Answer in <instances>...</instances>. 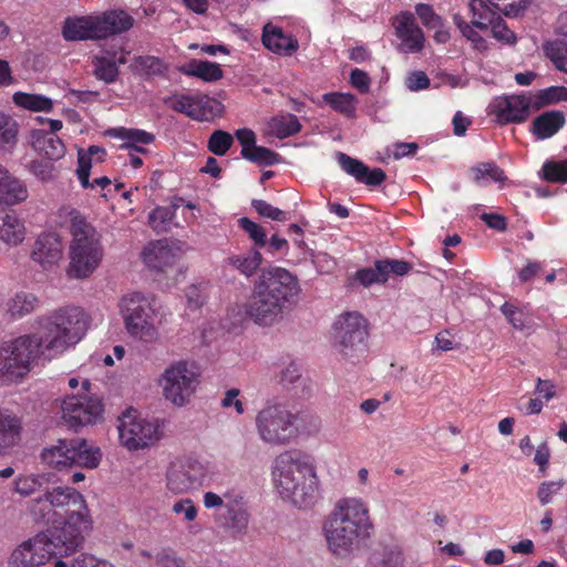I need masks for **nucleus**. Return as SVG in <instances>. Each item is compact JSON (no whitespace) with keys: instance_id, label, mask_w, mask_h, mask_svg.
Here are the masks:
<instances>
[{"instance_id":"20","label":"nucleus","mask_w":567,"mask_h":567,"mask_svg":"<svg viewBox=\"0 0 567 567\" xmlns=\"http://www.w3.org/2000/svg\"><path fill=\"white\" fill-rule=\"evenodd\" d=\"M338 162L341 168L360 184L375 187L381 185L386 178L382 168L370 169L363 162L344 153H338Z\"/></svg>"},{"instance_id":"24","label":"nucleus","mask_w":567,"mask_h":567,"mask_svg":"<svg viewBox=\"0 0 567 567\" xmlns=\"http://www.w3.org/2000/svg\"><path fill=\"white\" fill-rule=\"evenodd\" d=\"M145 265L155 271H165L176 261L174 249L166 243L158 240L150 244L143 251Z\"/></svg>"},{"instance_id":"19","label":"nucleus","mask_w":567,"mask_h":567,"mask_svg":"<svg viewBox=\"0 0 567 567\" xmlns=\"http://www.w3.org/2000/svg\"><path fill=\"white\" fill-rule=\"evenodd\" d=\"M225 507L218 515V520L223 527L233 533H244L249 524V512L247 503L241 494L227 492L225 494Z\"/></svg>"},{"instance_id":"54","label":"nucleus","mask_w":567,"mask_h":567,"mask_svg":"<svg viewBox=\"0 0 567 567\" xmlns=\"http://www.w3.org/2000/svg\"><path fill=\"white\" fill-rule=\"evenodd\" d=\"M546 51L556 68L567 73V41L557 40L548 44Z\"/></svg>"},{"instance_id":"6","label":"nucleus","mask_w":567,"mask_h":567,"mask_svg":"<svg viewBox=\"0 0 567 567\" xmlns=\"http://www.w3.org/2000/svg\"><path fill=\"white\" fill-rule=\"evenodd\" d=\"M369 324L359 312H344L333 323V348L352 364L365 359L368 353Z\"/></svg>"},{"instance_id":"49","label":"nucleus","mask_w":567,"mask_h":567,"mask_svg":"<svg viewBox=\"0 0 567 567\" xmlns=\"http://www.w3.org/2000/svg\"><path fill=\"white\" fill-rule=\"evenodd\" d=\"M234 137L230 133L217 130L208 138L207 148L217 156L225 155L233 146Z\"/></svg>"},{"instance_id":"14","label":"nucleus","mask_w":567,"mask_h":567,"mask_svg":"<svg viewBox=\"0 0 567 567\" xmlns=\"http://www.w3.org/2000/svg\"><path fill=\"white\" fill-rule=\"evenodd\" d=\"M62 419L72 429L92 424L103 413V404L99 399L72 395L61 404Z\"/></svg>"},{"instance_id":"34","label":"nucleus","mask_w":567,"mask_h":567,"mask_svg":"<svg viewBox=\"0 0 567 567\" xmlns=\"http://www.w3.org/2000/svg\"><path fill=\"white\" fill-rule=\"evenodd\" d=\"M0 358L3 364L0 367V384L10 385L21 382L31 371L32 367L24 364L18 360H12L9 354L0 350Z\"/></svg>"},{"instance_id":"22","label":"nucleus","mask_w":567,"mask_h":567,"mask_svg":"<svg viewBox=\"0 0 567 567\" xmlns=\"http://www.w3.org/2000/svg\"><path fill=\"white\" fill-rule=\"evenodd\" d=\"M100 39H107L112 35L128 31L134 19L124 10H107L96 14Z\"/></svg>"},{"instance_id":"40","label":"nucleus","mask_w":567,"mask_h":567,"mask_svg":"<svg viewBox=\"0 0 567 567\" xmlns=\"http://www.w3.org/2000/svg\"><path fill=\"white\" fill-rule=\"evenodd\" d=\"M468 7L472 13L471 25L483 31L487 30L498 16L495 10L483 0H470Z\"/></svg>"},{"instance_id":"4","label":"nucleus","mask_w":567,"mask_h":567,"mask_svg":"<svg viewBox=\"0 0 567 567\" xmlns=\"http://www.w3.org/2000/svg\"><path fill=\"white\" fill-rule=\"evenodd\" d=\"M274 483L285 499L299 508H310L319 497V482L312 464L298 453L286 451L274 462Z\"/></svg>"},{"instance_id":"41","label":"nucleus","mask_w":567,"mask_h":567,"mask_svg":"<svg viewBox=\"0 0 567 567\" xmlns=\"http://www.w3.org/2000/svg\"><path fill=\"white\" fill-rule=\"evenodd\" d=\"M223 104L208 95L197 94L195 121L209 122L223 114Z\"/></svg>"},{"instance_id":"62","label":"nucleus","mask_w":567,"mask_h":567,"mask_svg":"<svg viewBox=\"0 0 567 567\" xmlns=\"http://www.w3.org/2000/svg\"><path fill=\"white\" fill-rule=\"evenodd\" d=\"M91 161L87 156L83 154H78V178L83 188H92V183H90V172H91Z\"/></svg>"},{"instance_id":"8","label":"nucleus","mask_w":567,"mask_h":567,"mask_svg":"<svg viewBox=\"0 0 567 567\" xmlns=\"http://www.w3.org/2000/svg\"><path fill=\"white\" fill-rule=\"evenodd\" d=\"M297 415L282 404H269L256 415L259 439L269 445L289 444L298 435Z\"/></svg>"},{"instance_id":"9","label":"nucleus","mask_w":567,"mask_h":567,"mask_svg":"<svg viewBox=\"0 0 567 567\" xmlns=\"http://www.w3.org/2000/svg\"><path fill=\"white\" fill-rule=\"evenodd\" d=\"M125 327L133 337L152 342L157 339V329L154 324L156 317V301L140 292L124 296L120 302Z\"/></svg>"},{"instance_id":"27","label":"nucleus","mask_w":567,"mask_h":567,"mask_svg":"<svg viewBox=\"0 0 567 567\" xmlns=\"http://www.w3.org/2000/svg\"><path fill=\"white\" fill-rule=\"evenodd\" d=\"M566 117L561 111H546L534 118L530 132L537 140L554 136L565 125Z\"/></svg>"},{"instance_id":"38","label":"nucleus","mask_w":567,"mask_h":567,"mask_svg":"<svg viewBox=\"0 0 567 567\" xmlns=\"http://www.w3.org/2000/svg\"><path fill=\"white\" fill-rule=\"evenodd\" d=\"M403 553L396 545L385 546L375 550L368 563V567H403Z\"/></svg>"},{"instance_id":"23","label":"nucleus","mask_w":567,"mask_h":567,"mask_svg":"<svg viewBox=\"0 0 567 567\" xmlns=\"http://www.w3.org/2000/svg\"><path fill=\"white\" fill-rule=\"evenodd\" d=\"M262 44L274 53L280 55H291L299 43L292 35L286 34L281 28L267 23L262 29Z\"/></svg>"},{"instance_id":"56","label":"nucleus","mask_w":567,"mask_h":567,"mask_svg":"<svg viewBox=\"0 0 567 567\" xmlns=\"http://www.w3.org/2000/svg\"><path fill=\"white\" fill-rule=\"evenodd\" d=\"M415 13L423 25L429 29L441 28L443 25V19L434 11L431 4L417 3L415 6Z\"/></svg>"},{"instance_id":"30","label":"nucleus","mask_w":567,"mask_h":567,"mask_svg":"<svg viewBox=\"0 0 567 567\" xmlns=\"http://www.w3.org/2000/svg\"><path fill=\"white\" fill-rule=\"evenodd\" d=\"M27 196L25 186L0 164V204L16 205Z\"/></svg>"},{"instance_id":"25","label":"nucleus","mask_w":567,"mask_h":567,"mask_svg":"<svg viewBox=\"0 0 567 567\" xmlns=\"http://www.w3.org/2000/svg\"><path fill=\"white\" fill-rule=\"evenodd\" d=\"M63 254V245L59 234L54 231L43 233L38 237V264L42 267L56 265Z\"/></svg>"},{"instance_id":"57","label":"nucleus","mask_w":567,"mask_h":567,"mask_svg":"<svg viewBox=\"0 0 567 567\" xmlns=\"http://www.w3.org/2000/svg\"><path fill=\"white\" fill-rule=\"evenodd\" d=\"M175 217V208L156 207L150 213V224L156 230L165 229Z\"/></svg>"},{"instance_id":"2","label":"nucleus","mask_w":567,"mask_h":567,"mask_svg":"<svg viewBox=\"0 0 567 567\" xmlns=\"http://www.w3.org/2000/svg\"><path fill=\"white\" fill-rule=\"evenodd\" d=\"M373 524L367 503L357 497H342L328 515L323 532L329 550L348 556L370 538Z\"/></svg>"},{"instance_id":"31","label":"nucleus","mask_w":567,"mask_h":567,"mask_svg":"<svg viewBox=\"0 0 567 567\" xmlns=\"http://www.w3.org/2000/svg\"><path fill=\"white\" fill-rule=\"evenodd\" d=\"M20 420L8 410L0 409V455L20 440Z\"/></svg>"},{"instance_id":"52","label":"nucleus","mask_w":567,"mask_h":567,"mask_svg":"<svg viewBox=\"0 0 567 567\" xmlns=\"http://www.w3.org/2000/svg\"><path fill=\"white\" fill-rule=\"evenodd\" d=\"M238 226L249 236L257 247L262 248L266 246L267 233L259 224L248 217H241L238 219Z\"/></svg>"},{"instance_id":"1","label":"nucleus","mask_w":567,"mask_h":567,"mask_svg":"<svg viewBox=\"0 0 567 567\" xmlns=\"http://www.w3.org/2000/svg\"><path fill=\"white\" fill-rule=\"evenodd\" d=\"M43 480L38 475V522L47 526L38 532V566L54 559V567H69L62 558L82 547L93 520L79 491Z\"/></svg>"},{"instance_id":"18","label":"nucleus","mask_w":567,"mask_h":567,"mask_svg":"<svg viewBox=\"0 0 567 567\" xmlns=\"http://www.w3.org/2000/svg\"><path fill=\"white\" fill-rule=\"evenodd\" d=\"M284 310L277 300L254 285L251 297L246 305V313L255 323L271 326L281 318Z\"/></svg>"},{"instance_id":"16","label":"nucleus","mask_w":567,"mask_h":567,"mask_svg":"<svg viewBox=\"0 0 567 567\" xmlns=\"http://www.w3.org/2000/svg\"><path fill=\"white\" fill-rule=\"evenodd\" d=\"M492 107L497 123L502 125L509 123L518 124L529 117L533 103L529 93L512 94L496 97Z\"/></svg>"},{"instance_id":"51","label":"nucleus","mask_w":567,"mask_h":567,"mask_svg":"<svg viewBox=\"0 0 567 567\" xmlns=\"http://www.w3.org/2000/svg\"><path fill=\"white\" fill-rule=\"evenodd\" d=\"M543 178L550 183H567V159L547 161L543 165Z\"/></svg>"},{"instance_id":"32","label":"nucleus","mask_w":567,"mask_h":567,"mask_svg":"<svg viewBox=\"0 0 567 567\" xmlns=\"http://www.w3.org/2000/svg\"><path fill=\"white\" fill-rule=\"evenodd\" d=\"M179 71L187 76H195L205 82H215L223 78V70L216 62L192 60L182 65Z\"/></svg>"},{"instance_id":"59","label":"nucleus","mask_w":567,"mask_h":567,"mask_svg":"<svg viewBox=\"0 0 567 567\" xmlns=\"http://www.w3.org/2000/svg\"><path fill=\"white\" fill-rule=\"evenodd\" d=\"M493 37L507 44H514L516 42L515 33L507 27L505 21L499 17H496L494 23L491 25Z\"/></svg>"},{"instance_id":"47","label":"nucleus","mask_w":567,"mask_h":567,"mask_svg":"<svg viewBox=\"0 0 567 567\" xmlns=\"http://www.w3.org/2000/svg\"><path fill=\"white\" fill-rule=\"evenodd\" d=\"M93 73L105 83H113L117 79L118 68L114 60L105 56H95L93 59Z\"/></svg>"},{"instance_id":"13","label":"nucleus","mask_w":567,"mask_h":567,"mask_svg":"<svg viewBox=\"0 0 567 567\" xmlns=\"http://www.w3.org/2000/svg\"><path fill=\"white\" fill-rule=\"evenodd\" d=\"M206 477L205 466L187 457L171 463L166 473V486L174 494L187 493L200 486Z\"/></svg>"},{"instance_id":"43","label":"nucleus","mask_w":567,"mask_h":567,"mask_svg":"<svg viewBox=\"0 0 567 567\" xmlns=\"http://www.w3.org/2000/svg\"><path fill=\"white\" fill-rule=\"evenodd\" d=\"M35 544L32 538L21 543L11 554L12 567H34Z\"/></svg>"},{"instance_id":"46","label":"nucleus","mask_w":567,"mask_h":567,"mask_svg":"<svg viewBox=\"0 0 567 567\" xmlns=\"http://www.w3.org/2000/svg\"><path fill=\"white\" fill-rule=\"evenodd\" d=\"M245 159L258 165L271 166L281 162L280 154L265 146L256 145L250 152L240 153Z\"/></svg>"},{"instance_id":"28","label":"nucleus","mask_w":567,"mask_h":567,"mask_svg":"<svg viewBox=\"0 0 567 567\" xmlns=\"http://www.w3.org/2000/svg\"><path fill=\"white\" fill-rule=\"evenodd\" d=\"M24 236L23 221L13 212L0 208V240L17 246L23 241Z\"/></svg>"},{"instance_id":"63","label":"nucleus","mask_w":567,"mask_h":567,"mask_svg":"<svg viewBox=\"0 0 567 567\" xmlns=\"http://www.w3.org/2000/svg\"><path fill=\"white\" fill-rule=\"evenodd\" d=\"M350 83L360 93H368L370 90L371 80L365 71L353 69L350 73Z\"/></svg>"},{"instance_id":"37","label":"nucleus","mask_w":567,"mask_h":567,"mask_svg":"<svg viewBox=\"0 0 567 567\" xmlns=\"http://www.w3.org/2000/svg\"><path fill=\"white\" fill-rule=\"evenodd\" d=\"M473 182L478 186H486L487 179L503 184L507 177L503 168L497 166L494 162H483L472 167Z\"/></svg>"},{"instance_id":"12","label":"nucleus","mask_w":567,"mask_h":567,"mask_svg":"<svg viewBox=\"0 0 567 567\" xmlns=\"http://www.w3.org/2000/svg\"><path fill=\"white\" fill-rule=\"evenodd\" d=\"M118 435L126 449L136 451L159 440V425L156 421L125 414L120 419Z\"/></svg>"},{"instance_id":"5","label":"nucleus","mask_w":567,"mask_h":567,"mask_svg":"<svg viewBox=\"0 0 567 567\" xmlns=\"http://www.w3.org/2000/svg\"><path fill=\"white\" fill-rule=\"evenodd\" d=\"M72 241L68 276L74 279L90 277L100 266L103 247L95 228L78 212L71 213Z\"/></svg>"},{"instance_id":"26","label":"nucleus","mask_w":567,"mask_h":567,"mask_svg":"<svg viewBox=\"0 0 567 567\" xmlns=\"http://www.w3.org/2000/svg\"><path fill=\"white\" fill-rule=\"evenodd\" d=\"M106 134L110 137L124 141L120 146L121 148L136 153H145L146 150L142 145L151 144L155 140L152 133L138 128L115 127L110 128Z\"/></svg>"},{"instance_id":"7","label":"nucleus","mask_w":567,"mask_h":567,"mask_svg":"<svg viewBox=\"0 0 567 567\" xmlns=\"http://www.w3.org/2000/svg\"><path fill=\"white\" fill-rule=\"evenodd\" d=\"M48 467L63 471L72 466L96 468L101 462V451L83 439H59L54 444L44 447L40 454Z\"/></svg>"},{"instance_id":"58","label":"nucleus","mask_w":567,"mask_h":567,"mask_svg":"<svg viewBox=\"0 0 567 567\" xmlns=\"http://www.w3.org/2000/svg\"><path fill=\"white\" fill-rule=\"evenodd\" d=\"M565 486L564 480L547 481L540 483L537 491V498L542 505H547L553 502L555 495Z\"/></svg>"},{"instance_id":"3","label":"nucleus","mask_w":567,"mask_h":567,"mask_svg":"<svg viewBox=\"0 0 567 567\" xmlns=\"http://www.w3.org/2000/svg\"><path fill=\"white\" fill-rule=\"evenodd\" d=\"M38 323V362H49L84 338L91 319L81 307L68 306L52 311Z\"/></svg>"},{"instance_id":"44","label":"nucleus","mask_w":567,"mask_h":567,"mask_svg":"<svg viewBox=\"0 0 567 567\" xmlns=\"http://www.w3.org/2000/svg\"><path fill=\"white\" fill-rule=\"evenodd\" d=\"M136 70L146 76H161L167 71L165 62L153 55H138L134 58Z\"/></svg>"},{"instance_id":"15","label":"nucleus","mask_w":567,"mask_h":567,"mask_svg":"<svg viewBox=\"0 0 567 567\" xmlns=\"http://www.w3.org/2000/svg\"><path fill=\"white\" fill-rule=\"evenodd\" d=\"M412 270V265L405 260L380 259L374 261V267H367L357 270L352 277L354 281L364 288L372 285H384L391 275L405 276Z\"/></svg>"},{"instance_id":"53","label":"nucleus","mask_w":567,"mask_h":567,"mask_svg":"<svg viewBox=\"0 0 567 567\" xmlns=\"http://www.w3.org/2000/svg\"><path fill=\"white\" fill-rule=\"evenodd\" d=\"M502 313L516 330L523 331L530 326L527 323L526 313L523 309L511 302H504L501 307Z\"/></svg>"},{"instance_id":"21","label":"nucleus","mask_w":567,"mask_h":567,"mask_svg":"<svg viewBox=\"0 0 567 567\" xmlns=\"http://www.w3.org/2000/svg\"><path fill=\"white\" fill-rule=\"evenodd\" d=\"M96 14L69 17L65 19L62 35L66 41L101 40Z\"/></svg>"},{"instance_id":"61","label":"nucleus","mask_w":567,"mask_h":567,"mask_svg":"<svg viewBox=\"0 0 567 567\" xmlns=\"http://www.w3.org/2000/svg\"><path fill=\"white\" fill-rule=\"evenodd\" d=\"M172 512L176 515L182 514L186 522L195 520L198 513L197 507L190 498H182L175 502L172 506Z\"/></svg>"},{"instance_id":"11","label":"nucleus","mask_w":567,"mask_h":567,"mask_svg":"<svg viewBox=\"0 0 567 567\" xmlns=\"http://www.w3.org/2000/svg\"><path fill=\"white\" fill-rule=\"evenodd\" d=\"M255 285L284 309L293 305L301 291L298 278L281 267L264 269Z\"/></svg>"},{"instance_id":"10","label":"nucleus","mask_w":567,"mask_h":567,"mask_svg":"<svg viewBox=\"0 0 567 567\" xmlns=\"http://www.w3.org/2000/svg\"><path fill=\"white\" fill-rule=\"evenodd\" d=\"M198 384V368L183 360L172 363L162 375L163 394L175 406H184Z\"/></svg>"},{"instance_id":"17","label":"nucleus","mask_w":567,"mask_h":567,"mask_svg":"<svg viewBox=\"0 0 567 567\" xmlns=\"http://www.w3.org/2000/svg\"><path fill=\"white\" fill-rule=\"evenodd\" d=\"M392 27L401 41L398 50L404 53H419L425 47V37L410 11H401L392 18Z\"/></svg>"},{"instance_id":"29","label":"nucleus","mask_w":567,"mask_h":567,"mask_svg":"<svg viewBox=\"0 0 567 567\" xmlns=\"http://www.w3.org/2000/svg\"><path fill=\"white\" fill-rule=\"evenodd\" d=\"M0 350L29 367H32V359L35 353V338L33 334L20 336L9 342H2Z\"/></svg>"},{"instance_id":"39","label":"nucleus","mask_w":567,"mask_h":567,"mask_svg":"<svg viewBox=\"0 0 567 567\" xmlns=\"http://www.w3.org/2000/svg\"><path fill=\"white\" fill-rule=\"evenodd\" d=\"M65 154L64 143L55 134H40L38 128V155L58 161Z\"/></svg>"},{"instance_id":"50","label":"nucleus","mask_w":567,"mask_h":567,"mask_svg":"<svg viewBox=\"0 0 567 567\" xmlns=\"http://www.w3.org/2000/svg\"><path fill=\"white\" fill-rule=\"evenodd\" d=\"M18 135V125L11 116L0 112V148H10L14 145Z\"/></svg>"},{"instance_id":"45","label":"nucleus","mask_w":567,"mask_h":567,"mask_svg":"<svg viewBox=\"0 0 567 567\" xmlns=\"http://www.w3.org/2000/svg\"><path fill=\"white\" fill-rule=\"evenodd\" d=\"M35 297L32 293L18 292L9 302L8 311L13 319H20L34 309Z\"/></svg>"},{"instance_id":"33","label":"nucleus","mask_w":567,"mask_h":567,"mask_svg":"<svg viewBox=\"0 0 567 567\" xmlns=\"http://www.w3.org/2000/svg\"><path fill=\"white\" fill-rule=\"evenodd\" d=\"M261 262L262 256L256 249H250L244 254L230 255L225 259L226 265L247 278L256 274Z\"/></svg>"},{"instance_id":"64","label":"nucleus","mask_w":567,"mask_h":567,"mask_svg":"<svg viewBox=\"0 0 567 567\" xmlns=\"http://www.w3.org/2000/svg\"><path fill=\"white\" fill-rule=\"evenodd\" d=\"M69 567H113V565L107 561H99L91 555L81 554L69 564Z\"/></svg>"},{"instance_id":"48","label":"nucleus","mask_w":567,"mask_h":567,"mask_svg":"<svg viewBox=\"0 0 567 567\" xmlns=\"http://www.w3.org/2000/svg\"><path fill=\"white\" fill-rule=\"evenodd\" d=\"M196 97L197 94H175L169 97L167 104L173 111L185 114L192 120H195Z\"/></svg>"},{"instance_id":"42","label":"nucleus","mask_w":567,"mask_h":567,"mask_svg":"<svg viewBox=\"0 0 567 567\" xmlns=\"http://www.w3.org/2000/svg\"><path fill=\"white\" fill-rule=\"evenodd\" d=\"M533 110L538 111L547 105H551L558 102H567V87L565 86H549L544 90H539L535 94H530Z\"/></svg>"},{"instance_id":"60","label":"nucleus","mask_w":567,"mask_h":567,"mask_svg":"<svg viewBox=\"0 0 567 567\" xmlns=\"http://www.w3.org/2000/svg\"><path fill=\"white\" fill-rule=\"evenodd\" d=\"M526 8V0H499L495 2V12L506 17H518Z\"/></svg>"},{"instance_id":"36","label":"nucleus","mask_w":567,"mask_h":567,"mask_svg":"<svg viewBox=\"0 0 567 567\" xmlns=\"http://www.w3.org/2000/svg\"><path fill=\"white\" fill-rule=\"evenodd\" d=\"M268 130L271 135L286 138L298 134L301 131V124L296 115L287 113L270 118Z\"/></svg>"},{"instance_id":"35","label":"nucleus","mask_w":567,"mask_h":567,"mask_svg":"<svg viewBox=\"0 0 567 567\" xmlns=\"http://www.w3.org/2000/svg\"><path fill=\"white\" fill-rule=\"evenodd\" d=\"M322 100L336 112L348 118L357 117V97L351 93L330 92L322 95Z\"/></svg>"},{"instance_id":"55","label":"nucleus","mask_w":567,"mask_h":567,"mask_svg":"<svg viewBox=\"0 0 567 567\" xmlns=\"http://www.w3.org/2000/svg\"><path fill=\"white\" fill-rule=\"evenodd\" d=\"M251 207L257 212L260 217L268 218L276 221H286L288 214L278 207L272 206L264 199H252Z\"/></svg>"}]
</instances>
